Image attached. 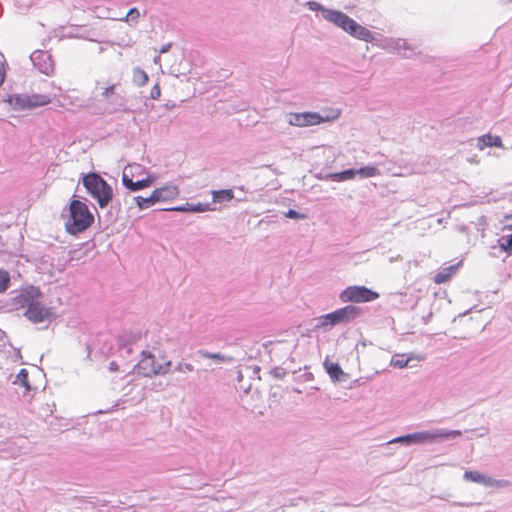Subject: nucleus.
<instances>
[{
    "label": "nucleus",
    "mask_w": 512,
    "mask_h": 512,
    "mask_svg": "<svg viewBox=\"0 0 512 512\" xmlns=\"http://www.w3.org/2000/svg\"><path fill=\"white\" fill-rule=\"evenodd\" d=\"M79 183H82L86 192L97 202L100 208H106L113 202V188L99 173L82 174Z\"/></svg>",
    "instance_id": "obj_1"
},
{
    "label": "nucleus",
    "mask_w": 512,
    "mask_h": 512,
    "mask_svg": "<svg viewBox=\"0 0 512 512\" xmlns=\"http://www.w3.org/2000/svg\"><path fill=\"white\" fill-rule=\"evenodd\" d=\"M94 220V215L87 204L74 195L69 203V217L65 222L66 231L70 235H78L86 231Z\"/></svg>",
    "instance_id": "obj_2"
},
{
    "label": "nucleus",
    "mask_w": 512,
    "mask_h": 512,
    "mask_svg": "<svg viewBox=\"0 0 512 512\" xmlns=\"http://www.w3.org/2000/svg\"><path fill=\"white\" fill-rule=\"evenodd\" d=\"M460 430L435 429L433 431H418L405 434L404 446H412L417 444L433 443L438 440H449L460 437Z\"/></svg>",
    "instance_id": "obj_3"
},
{
    "label": "nucleus",
    "mask_w": 512,
    "mask_h": 512,
    "mask_svg": "<svg viewBox=\"0 0 512 512\" xmlns=\"http://www.w3.org/2000/svg\"><path fill=\"white\" fill-rule=\"evenodd\" d=\"M362 314V309L355 305H347L345 307L339 308L335 311L322 315L319 318V322L316 325V328L326 327V326H336L339 324L349 323L356 318H358Z\"/></svg>",
    "instance_id": "obj_4"
},
{
    "label": "nucleus",
    "mask_w": 512,
    "mask_h": 512,
    "mask_svg": "<svg viewBox=\"0 0 512 512\" xmlns=\"http://www.w3.org/2000/svg\"><path fill=\"white\" fill-rule=\"evenodd\" d=\"M3 100L16 111L32 110L51 102L50 97L44 94H9Z\"/></svg>",
    "instance_id": "obj_5"
},
{
    "label": "nucleus",
    "mask_w": 512,
    "mask_h": 512,
    "mask_svg": "<svg viewBox=\"0 0 512 512\" xmlns=\"http://www.w3.org/2000/svg\"><path fill=\"white\" fill-rule=\"evenodd\" d=\"M178 194L179 190L176 186L166 185L153 190L149 197L136 196L134 197V201L140 210H145L156 203L172 200L176 198Z\"/></svg>",
    "instance_id": "obj_6"
},
{
    "label": "nucleus",
    "mask_w": 512,
    "mask_h": 512,
    "mask_svg": "<svg viewBox=\"0 0 512 512\" xmlns=\"http://www.w3.org/2000/svg\"><path fill=\"white\" fill-rule=\"evenodd\" d=\"M342 302L366 303L379 298V293L366 286H349L339 295Z\"/></svg>",
    "instance_id": "obj_7"
},
{
    "label": "nucleus",
    "mask_w": 512,
    "mask_h": 512,
    "mask_svg": "<svg viewBox=\"0 0 512 512\" xmlns=\"http://www.w3.org/2000/svg\"><path fill=\"white\" fill-rule=\"evenodd\" d=\"M325 120L326 118L317 112L292 113L288 117V123L298 127L317 125Z\"/></svg>",
    "instance_id": "obj_8"
},
{
    "label": "nucleus",
    "mask_w": 512,
    "mask_h": 512,
    "mask_svg": "<svg viewBox=\"0 0 512 512\" xmlns=\"http://www.w3.org/2000/svg\"><path fill=\"white\" fill-rule=\"evenodd\" d=\"M42 296V292L39 287L30 285L23 288L18 295L13 298V303L19 308L28 309L37 299Z\"/></svg>",
    "instance_id": "obj_9"
},
{
    "label": "nucleus",
    "mask_w": 512,
    "mask_h": 512,
    "mask_svg": "<svg viewBox=\"0 0 512 512\" xmlns=\"http://www.w3.org/2000/svg\"><path fill=\"white\" fill-rule=\"evenodd\" d=\"M30 60L42 74L49 76L53 73L54 63L48 52L36 50L30 55Z\"/></svg>",
    "instance_id": "obj_10"
},
{
    "label": "nucleus",
    "mask_w": 512,
    "mask_h": 512,
    "mask_svg": "<svg viewBox=\"0 0 512 512\" xmlns=\"http://www.w3.org/2000/svg\"><path fill=\"white\" fill-rule=\"evenodd\" d=\"M24 316L31 322L38 324L50 319L52 311L50 308L43 306L39 299L35 301L28 309L25 310Z\"/></svg>",
    "instance_id": "obj_11"
},
{
    "label": "nucleus",
    "mask_w": 512,
    "mask_h": 512,
    "mask_svg": "<svg viewBox=\"0 0 512 512\" xmlns=\"http://www.w3.org/2000/svg\"><path fill=\"white\" fill-rule=\"evenodd\" d=\"M142 358L135 366L137 373L144 377L155 376L157 364L155 362V356L151 352L142 351Z\"/></svg>",
    "instance_id": "obj_12"
},
{
    "label": "nucleus",
    "mask_w": 512,
    "mask_h": 512,
    "mask_svg": "<svg viewBox=\"0 0 512 512\" xmlns=\"http://www.w3.org/2000/svg\"><path fill=\"white\" fill-rule=\"evenodd\" d=\"M156 180V177L152 174L147 175L146 178L133 181L132 177H130L126 171L123 172L121 182L122 185L129 190L130 192H137L140 190H143L149 186H151L154 181Z\"/></svg>",
    "instance_id": "obj_13"
},
{
    "label": "nucleus",
    "mask_w": 512,
    "mask_h": 512,
    "mask_svg": "<svg viewBox=\"0 0 512 512\" xmlns=\"http://www.w3.org/2000/svg\"><path fill=\"white\" fill-rule=\"evenodd\" d=\"M140 338V333L137 332H124L117 338L118 351L124 358L129 357L132 352V344Z\"/></svg>",
    "instance_id": "obj_14"
},
{
    "label": "nucleus",
    "mask_w": 512,
    "mask_h": 512,
    "mask_svg": "<svg viewBox=\"0 0 512 512\" xmlns=\"http://www.w3.org/2000/svg\"><path fill=\"white\" fill-rule=\"evenodd\" d=\"M324 19L333 23L342 30L346 29L351 17L340 10H324Z\"/></svg>",
    "instance_id": "obj_15"
},
{
    "label": "nucleus",
    "mask_w": 512,
    "mask_h": 512,
    "mask_svg": "<svg viewBox=\"0 0 512 512\" xmlns=\"http://www.w3.org/2000/svg\"><path fill=\"white\" fill-rule=\"evenodd\" d=\"M115 89L116 85L112 84L104 89L101 96L105 99L113 97V100L111 102V105H113V108H108L109 113L117 112V111H126L125 105H124V99L119 96L115 95Z\"/></svg>",
    "instance_id": "obj_16"
},
{
    "label": "nucleus",
    "mask_w": 512,
    "mask_h": 512,
    "mask_svg": "<svg viewBox=\"0 0 512 512\" xmlns=\"http://www.w3.org/2000/svg\"><path fill=\"white\" fill-rule=\"evenodd\" d=\"M323 365L333 382H345L348 379L349 375L343 371L338 363L325 359Z\"/></svg>",
    "instance_id": "obj_17"
},
{
    "label": "nucleus",
    "mask_w": 512,
    "mask_h": 512,
    "mask_svg": "<svg viewBox=\"0 0 512 512\" xmlns=\"http://www.w3.org/2000/svg\"><path fill=\"white\" fill-rule=\"evenodd\" d=\"M165 211H177L185 213H202L211 210L210 203H185L179 206L165 208Z\"/></svg>",
    "instance_id": "obj_18"
},
{
    "label": "nucleus",
    "mask_w": 512,
    "mask_h": 512,
    "mask_svg": "<svg viewBox=\"0 0 512 512\" xmlns=\"http://www.w3.org/2000/svg\"><path fill=\"white\" fill-rule=\"evenodd\" d=\"M462 265V261L454 265H450L447 267L441 268L434 276V282L437 284H442L448 282L451 277L456 273L458 268Z\"/></svg>",
    "instance_id": "obj_19"
},
{
    "label": "nucleus",
    "mask_w": 512,
    "mask_h": 512,
    "mask_svg": "<svg viewBox=\"0 0 512 512\" xmlns=\"http://www.w3.org/2000/svg\"><path fill=\"white\" fill-rule=\"evenodd\" d=\"M477 148L483 150L486 147H501L502 139L500 136L490 133L484 134L477 139Z\"/></svg>",
    "instance_id": "obj_20"
},
{
    "label": "nucleus",
    "mask_w": 512,
    "mask_h": 512,
    "mask_svg": "<svg viewBox=\"0 0 512 512\" xmlns=\"http://www.w3.org/2000/svg\"><path fill=\"white\" fill-rule=\"evenodd\" d=\"M358 175L357 169L349 168L340 172H333L327 175V178L331 181L335 182H344L347 180L354 179L355 176Z\"/></svg>",
    "instance_id": "obj_21"
},
{
    "label": "nucleus",
    "mask_w": 512,
    "mask_h": 512,
    "mask_svg": "<svg viewBox=\"0 0 512 512\" xmlns=\"http://www.w3.org/2000/svg\"><path fill=\"white\" fill-rule=\"evenodd\" d=\"M394 48L397 52L406 58L416 54V47H412L405 39H397Z\"/></svg>",
    "instance_id": "obj_22"
},
{
    "label": "nucleus",
    "mask_w": 512,
    "mask_h": 512,
    "mask_svg": "<svg viewBox=\"0 0 512 512\" xmlns=\"http://www.w3.org/2000/svg\"><path fill=\"white\" fill-rule=\"evenodd\" d=\"M420 358L415 357L413 354L409 356H405L404 354H395L392 356V359L390 361V365L395 368H405L409 366L410 362L412 360H419Z\"/></svg>",
    "instance_id": "obj_23"
},
{
    "label": "nucleus",
    "mask_w": 512,
    "mask_h": 512,
    "mask_svg": "<svg viewBox=\"0 0 512 512\" xmlns=\"http://www.w3.org/2000/svg\"><path fill=\"white\" fill-rule=\"evenodd\" d=\"M197 355L202 358L214 359V360H218L220 362H225V363H231L234 361V358L232 356L221 354L218 352L213 353V352H209L207 350H198Z\"/></svg>",
    "instance_id": "obj_24"
},
{
    "label": "nucleus",
    "mask_w": 512,
    "mask_h": 512,
    "mask_svg": "<svg viewBox=\"0 0 512 512\" xmlns=\"http://www.w3.org/2000/svg\"><path fill=\"white\" fill-rule=\"evenodd\" d=\"M234 198L232 189H220L212 191V200L215 203L228 202Z\"/></svg>",
    "instance_id": "obj_25"
},
{
    "label": "nucleus",
    "mask_w": 512,
    "mask_h": 512,
    "mask_svg": "<svg viewBox=\"0 0 512 512\" xmlns=\"http://www.w3.org/2000/svg\"><path fill=\"white\" fill-rule=\"evenodd\" d=\"M464 479L470 482L485 485H487L491 480L490 478H487L484 474L478 471H465Z\"/></svg>",
    "instance_id": "obj_26"
},
{
    "label": "nucleus",
    "mask_w": 512,
    "mask_h": 512,
    "mask_svg": "<svg viewBox=\"0 0 512 512\" xmlns=\"http://www.w3.org/2000/svg\"><path fill=\"white\" fill-rule=\"evenodd\" d=\"M351 36L365 42H372L374 40L373 33L360 24L357 25V28H355V32H353Z\"/></svg>",
    "instance_id": "obj_27"
},
{
    "label": "nucleus",
    "mask_w": 512,
    "mask_h": 512,
    "mask_svg": "<svg viewBox=\"0 0 512 512\" xmlns=\"http://www.w3.org/2000/svg\"><path fill=\"white\" fill-rule=\"evenodd\" d=\"M148 79V74L143 69L140 67L133 68L132 81L136 86L141 87L146 85Z\"/></svg>",
    "instance_id": "obj_28"
},
{
    "label": "nucleus",
    "mask_w": 512,
    "mask_h": 512,
    "mask_svg": "<svg viewBox=\"0 0 512 512\" xmlns=\"http://www.w3.org/2000/svg\"><path fill=\"white\" fill-rule=\"evenodd\" d=\"M13 384L20 385L25 388L26 391H30L31 385L28 379V370L25 368L20 369L13 381Z\"/></svg>",
    "instance_id": "obj_29"
},
{
    "label": "nucleus",
    "mask_w": 512,
    "mask_h": 512,
    "mask_svg": "<svg viewBox=\"0 0 512 512\" xmlns=\"http://www.w3.org/2000/svg\"><path fill=\"white\" fill-rule=\"evenodd\" d=\"M498 244L502 251H504L508 255H511L512 254V233L509 235L501 236L498 239Z\"/></svg>",
    "instance_id": "obj_30"
},
{
    "label": "nucleus",
    "mask_w": 512,
    "mask_h": 512,
    "mask_svg": "<svg viewBox=\"0 0 512 512\" xmlns=\"http://www.w3.org/2000/svg\"><path fill=\"white\" fill-rule=\"evenodd\" d=\"M357 173L361 178H370L379 175V169L375 166H363L357 169Z\"/></svg>",
    "instance_id": "obj_31"
},
{
    "label": "nucleus",
    "mask_w": 512,
    "mask_h": 512,
    "mask_svg": "<svg viewBox=\"0 0 512 512\" xmlns=\"http://www.w3.org/2000/svg\"><path fill=\"white\" fill-rule=\"evenodd\" d=\"M11 278L10 274L0 268V293H4L10 286Z\"/></svg>",
    "instance_id": "obj_32"
},
{
    "label": "nucleus",
    "mask_w": 512,
    "mask_h": 512,
    "mask_svg": "<svg viewBox=\"0 0 512 512\" xmlns=\"http://www.w3.org/2000/svg\"><path fill=\"white\" fill-rule=\"evenodd\" d=\"M285 216L287 218H290V219H294V220H303V219H306L307 218V215L304 214V213H301L297 210H294V209H289L286 213H285Z\"/></svg>",
    "instance_id": "obj_33"
},
{
    "label": "nucleus",
    "mask_w": 512,
    "mask_h": 512,
    "mask_svg": "<svg viewBox=\"0 0 512 512\" xmlns=\"http://www.w3.org/2000/svg\"><path fill=\"white\" fill-rule=\"evenodd\" d=\"M172 365L171 361H166L163 364H157L155 375H165L170 371Z\"/></svg>",
    "instance_id": "obj_34"
},
{
    "label": "nucleus",
    "mask_w": 512,
    "mask_h": 512,
    "mask_svg": "<svg viewBox=\"0 0 512 512\" xmlns=\"http://www.w3.org/2000/svg\"><path fill=\"white\" fill-rule=\"evenodd\" d=\"M172 365L171 361H166L163 364H157L155 375H165L170 371Z\"/></svg>",
    "instance_id": "obj_35"
},
{
    "label": "nucleus",
    "mask_w": 512,
    "mask_h": 512,
    "mask_svg": "<svg viewBox=\"0 0 512 512\" xmlns=\"http://www.w3.org/2000/svg\"><path fill=\"white\" fill-rule=\"evenodd\" d=\"M307 6L312 11H320L322 13V17L324 18V10H329L328 8H325L323 5L316 1H308Z\"/></svg>",
    "instance_id": "obj_36"
},
{
    "label": "nucleus",
    "mask_w": 512,
    "mask_h": 512,
    "mask_svg": "<svg viewBox=\"0 0 512 512\" xmlns=\"http://www.w3.org/2000/svg\"><path fill=\"white\" fill-rule=\"evenodd\" d=\"M194 370V367L193 365H191L190 363H182V362H179L175 367H174V371H177V372H181V373H184V372H191Z\"/></svg>",
    "instance_id": "obj_37"
},
{
    "label": "nucleus",
    "mask_w": 512,
    "mask_h": 512,
    "mask_svg": "<svg viewBox=\"0 0 512 512\" xmlns=\"http://www.w3.org/2000/svg\"><path fill=\"white\" fill-rule=\"evenodd\" d=\"M270 374L276 379H283L287 375V371L282 367H275L270 371Z\"/></svg>",
    "instance_id": "obj_38"
},
{
    "label": "nucleus",
    "mask_w": 512,
    "mask_h": 512,
    "mask_svg": "<svg viewBox=\"0 0 512 512\" xmlns=\"http://www.w3.org/2000/svg\"><path fill=\"white\" fill-rule=\"evenodd\" d=\"M140 16L139 10L136 7L130 8L125 20L126 21H137Z\"/></svg>",
    "instance_id": "obj_39"
},
{
    "label": "nucleus",
    "mask_w": 512,
    "mask_h": 512,
    "mask_svg": "<svg viewBox=\"0 0 512 512\" xmlns=\"http://www.w3.org/2000/svg\"><path fill=\"white\" fill-rule=\"evenodd\" d=\"M161 96V89L158 83H156L151 91H150V98L153 100L158 99Z\"/></svg>",
    "instance_id": "obj_40"
},
{
    "label": "nucleus",
    "mask_w": 512,
    "mask_h": 512,
    "mask_svg": "<svg viewBox=\"0 0 512 512\" xmlns=\"http://www.w3.org/2000/svg\"><path fill=\"white\" fill-rule=\"evenodd\" d=\"M357 25L358 23L351 18L350 23L347 24L346 29H344V31L352 35L353 32H355V28H357Z\"/></svg>",
    "instance_id": "obj_41"
},
{
    "label": "nucleus",
    "mask_w": 512,
    "mask_h": 512,
    "mask_svg": "<svg viewBox=\"0 0 512 512\" xmlns=\"http://www.w3.org/2000/svg\"><path fill=\"white\" fill-rule=\"evenodd\" d=\"M405 443V435L397 436L390 441L387 442V445L389 444H401L404 445Z\"/></svg>",
    "instance_id": "obj_42"
},
{
    "label": "nucleus",
    "mask_w": 512,
    "mask_h": 512,
    "mask_svg": "<svg viewBox=\"0 0 512 512\" xmlns=\"http://www.w3.org/2000/svg\"><path fill=\"white\" fill-rule=\"evenodd\" d=\"M6 77V71L4 68V63L0 61V86L4 83Z\"/></svg>",
    "instance_id": "obj_43"
},
{
    "label": "nucleus",
    "mask_w": 512,
    "mask_h": 512,
    "mask_svg": "<svg viewBox=\"0 0 512 512\" xmlns=\"http://www.w3.org/2000/svg\"><path fill=\"white\" fill-rule=\"evenodd\" d=\"M81 250L78 249V250H73L70 252V261L72 260H79L81 258Z\"/></svg>",
    "instance_id": "obj_44"
},
{
    "label": "nucleus",
    "mask_w": 512,
    "mask_h": 512,
    "mask_svg": "<svg viewBox=\"0 0 512 512\" xmlns=\"http://www.w3.org/2000/svg\"><path fill=\"white\" fill-rule=\"evenodd\" d=\"M117 217L112 214V211L110 210L108 214L106 215V222L108 223H114L116 221Z\"/></svg>",
    "instance_id": "obj_45"
},
{
    "label": "nucleus",
    "mask_w": 512,
    "mask_h": 512,
    "mask_svg": "<svg viewBox=\"0 0 512 512\" xmlns=\"http://www.w3.org/2000/svg\"><path fill=\"white\" fill-rule=\"evenodd\" d=\"M109 369L110 371L114 372V371H118V365L115 361H112L110 362L109 364Z\"/></svg>",
    "instance_id": "obj_46"
},
{
    "label": "nucleus",
    "mask_w": 512,
    "mask_h": 512,
    "mask_svg": "<svg viewBox=\"0 0 512 512\" xmlns=\"http://www.w3.org/2000/svg\"><path fill=\"white\" fill-rule=\"evenodd\" d=\"M170 44H167V45H164L162 46V48L160 49V53H166L168 52L169 48H170Z\"/></svg>",
    "instance_id": "obj_47"
},
{
    "label": "nucleus",
    "mask_w": 512,
    "mask_h": 512,
    "mask_svg": "<svg viewBox=\"0 0 512 512\" xmlns=\"http://www.w3.org/2000/svg\"><path fill=\"white\" fill-rule=\"evenodd\" d=\"M117 210H120V203L117 204Z\"/></svg>",
    "instance_id": "obj_48"
},
{
    "label": "nucleus",
    "mask_w": 512,
    "mask_h": 512,
    "mask_svg": "<svg viewBox=\"0 0 512 512\" xmlns=\"http://www.w3.org/2000/svg\"><path fill=\"white\" fill-rule=\"evenodd\" d=\"M510 228H512V224L510 225Z\"/></svg>",
    "instance_id": "obj_49"
}]
</instances>
